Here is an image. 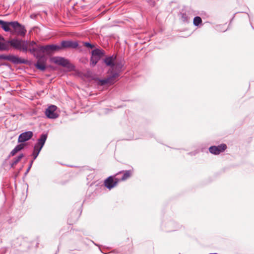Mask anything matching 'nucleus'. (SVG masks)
I'll return each instance as SVG.
<instances>
[{"label": "nucleus", "instance_id": "5", "mask_svg": "<svg viewBox=\"0 0 254 254\" xmlns=\"http://www.w3.org/2000/svg\"><path fill=\"white\" fill-rule=\"evenodd\" d=\"M11 27L13 29V31L11 32L12 33L22 36L25 35L26 30L24 26L21 25L18 22H11Z\"/></svg>", "mask_w": 254, "mask_h": 254}, {"label": "nucleus", "instance_id": "18", "mask_svg": "<svg viewBox=\"0 0 254 254\" xmlns=\"http://www.w3.org/2000/svg\"><path fill=\"white\" fill-rule=\"evenodd\" d=\"M23 157V154H20V155H19L18 156L15 158L11 164V167H13L15 165H16L20 161V160L22 159Z\"/></svg>", "mask_w": 254, "mask_h": 254}, {"label": "nucleus", "instance_id": "21", "mask_svg": "<svg viewBox=\"0 0 254 254\" xmlns=\"http://www.w3.org/2000/svg\"><path fill=\"white\" fill-rule=\"evenodd\" d=\"M35 65L37 68L42 71L46 69V65L42 63L37 62L35 64Z\"/></svg>", "mask_w": 254, "mask_h": 254}, {"label": "nucleus", "instance_id": "17", "mask_svg": "<svg viewBox=\"0 0 254 254\" xmlns=\"http://www.w3.org/2000/svg\"><path fill=\"white\" fill-rule=\"evenodd\" d=\"M92 55L95 57H99L101 58L104 55V51L96 49L93 50Z\"/></svg>", "mask_w": 254, "mask_h": 254}, {"label": "nucleus", "instance_id": "15", "mask_svg": "<svg viewBox=\"0 0 254 254\" xmlns=\"http://www.w3.org/2000/svg\"><path fill=\"white\" fill-rule=\"evenodd\" d=\"M11 23V22H5L0 20V27L5 32H9L10 31Z\"/></svg>", "mask_w": 254, "mask_h": 254}, {"label": "nucleus", "instance_id": "11", "mask_svg": "<svg viewBox=\"0 0 254 254\" xmlns=\"http://www.w3.org/2000/svg\"><path fill=\"white\" fill-rule=\"evenodd\" d=\"M33 133L31 131H28L21 133L18 137V142H24L29 140L32 136Z\"/></svg>", "mask_w": 254, "mask_h": 254}, {"label": "nucleus", "instance_id": "22", "mask_svg": "<svg viewBox=\"0 0 254 254\" xmlns=\"http://www.w3.org/2000/svg\"><path fill=\"white\" fill-rule=\"evenodd\" d=\"M28 46H29V51L30 49H32L33 48H35L38 49H39V47H40L37 45L36 43L34 41H31L29 43L28 42Z\"/></svg>", "mask_w": 254, "mask_h": 254}, {"label": "nucleus", "instance_id": "29", "mask_svg": "<svg viewBox=\"0 0 254 254\" xmlns=\"http://www.w3.org/2000/svg\"><path fill=\"white\" fill-rule=\"evenodd\" d=\"M33 162V160H32V161L31 162V163H30V166H31V165H32V164Z\"/></svg>", "mask_w": 254, "mask_h": 254}, {"label": "nucleus", "instance_id": "10", "mask_svg": "<svg viewBox=\"0 0 254 254\" xmlns=\"http://www.w3.org/2000/svg\"><path fill=\"white\" fill-rule=\"evenodd\" d=\"M227 148V146L225 144H222L217 146H213L209 147V150L210 153L217 155L224 151Z\"/></svg>", "mask_w": 254, "mask_h": 254}, {"label": "nucleus", "instance_id": "14", "mask_svg": "<svg viewBox=\"0 0 254 254\" xmlns=\"http://www.w3.org/2000/svg\"><path fill=\"white\" fill-rule=\"evenodd\" d=\"M9 49L8 41H5L4 38L0 35V51H7Z\"/></svg>", "mask_w": 254, "mask_h": 254}, {"label": "nucleus", "instance_id": "12", "mask_svg": "<svg viewBox=\"0 0 254 254\" xmlns=\"http://www.w3.org/2000/svg\"><path fill=\"white\" fill-rule=\"evenodd\" d=\"M78 45V43L76 41H63L61 43L62 47L63 48H76L77 47Z\"/></svg>", "mask_w": 254, "mask_h": 254}, {"label": "nucleus", "instance_id": "26", "mask_svg": "<svg viewBox=\"0 0 254 254\" xmlns=\"http://www.w3.org/2000/svg\"><path fill=\"white\" fill-rule=\"evenodd\" d=\"M182 19L184 22H187L188 21V16L185 13H183L182 14Z\"/></svg>", "mask_w": 254, "mask_h": 254}, {"label": "nucleus", "instance_id": "13", "mask_svg": "<svg viewBox=\"0 0 254 254\" xmlns=\"http://www.w3.org/2000/svg\"><path fill=\"white\" fill-rule=\"evenodd\" d=\"M47 138L46 134H42L40 138L38 139L37 143L35 145L34 147L40 149H42Z\"/></svg>", "mask_w": 254, "mask_h": 254}, {"label": "nucleus", "instance_id": "20", "mask_svg": "<svg viewBox=\"0 0 254 254\" xmlns=\"http://www.w3.org/2000/svg\"><path fill=\"white\" fill-rule=\"evenodd\" d=\"M131 172L130 171H126L124 172V175L121 180L125 181L130 177L131 176Z\"/></svg>", "mask_w": 254, "mask_h": 254}, {"label": "nucleus", "instance_id": "28", "mask_svg": "<svg viewBox=\"0 0 254 254\" xmlns=\"http://www.w3.org/2000/svg\"><path fill=\"white\" fill-rule=\"evenodd\" d=\"M17 152V151L14 148L10 152V155L11 156H14L16 153Z\"/></svg>", "mask_w": 254, "mask_h": 254}, {"label": "nucleus", "instance_id": "30", "mask_svg": "<svg viewBox=\"0 0 254 254\" xmlns=\"http://www.w3.org/2000/svg\"><path fill=\"white\" fill-rule=\"evenodd\" d=\"M30 168H31V166H29V168H28L27 172L29 171V170H30Z\"/></svg>", "mask_w": 254, "mask_h": 254}, {"label": "nucleus", "instance_id": "19", "mask_svg": "<svg viewBox=\"0 0 254 254\" xmlns=\"http://www.w3.org/2000/svg\"><path fill=\"white\" fill-rule=\"evenodd\" d=\"M99 57H95L94 56H92L90 60V64L92 66H94L100 59Z\"/></svg>", "mask_w": 254, "mask_h": 254}, {"label": "nucleus", "instance_id": "27", "mask_svg": "<svg viewBox=\"0 0 254 254\" xmlns=\"http://www.w3.org/2000/svg\"><path fill=\"white\" fill-rule=\"evenodd\" d=\"M84 45L86 47L91 48V49H92L94 47V46L93 45L91 44L90 43H89L88 42L84 43Z\"/></svg>", "mask_w": 254, "mask_h": 254}, {"label": "nucleus", "instance_id": "8", "mask_svg": "<svg viewBox=\"0 0 254 254\" xmlns=\"http://www.w3.org/2000/svg\"><path fill=\"white\" fill-rule=\"evenodd\" d=\"M119 181L118 179L110 176L105 180L104 184L106 187L111 190L117 185Z\"/></svg>", "mask_w": 254, "mask_h": 254}, {"label": "nucleus", "instance_id": "23", "mask_svg": "<svg viewBox=\"0 0 254 254\" xmlns=\"http://www.w3.org/2000/svg\"><path fill=\"white\" fill-rule=\"evenodd\" d=\"M202 22L201 18L199 16L195 17L193 19V24L195 26H198Z\"/></svg>", "mask_w": 254, "mask_h": 254}, {"label": "nucleus", "instance_id": "3", "mask_svg": "<svg viewBox=\"0 0 254 254\" xmlns=\"http://www.w3.org/2000/svg\"><path fill=\"white\" fill-rule=\"evenodd\" d=\"M8 45H10L15 49L22 51L23 52H27L28 51L27 41H23L17 38H14L8 41Z\"/></svg>", "mask_w": 254, "mask_h": 254}, {"label": "nucleus", "instance_id": "4", "mask_svg": "<svg viewBox=\"0 0 254 254\" xmlns=\"http://www.w3.org/2000/svg\"><path fill=\"white\" fill-rule=\"evenodd\" d=\"M61 49V47L57 45H47L46 46H41L39 47V49H38L35 48H33L32 49H30V52L31 53H33L34 52H37V57L39 56L38 52H42V53H49L51 51L57 50Z\"/></svg>", "mask_w": 254, "mask_h": 254}, {"label": "nucleus", "instance_id": "9", "mask_svg": "<svg viewBox=\"0 0 254 254\" xmlns=\"http://www.w3.org/2000/svg\"><path fill=\"white\" fill-rule=\"evenodd\" d=\"M1 58L4 60L9 61L14 64L26 63V61H25L24 59H21L13 55L1 56Z\"/></svg>", "mask_w": 254, "mask_h": 254}, {"label": "nucleus", "instance_id": "16", "mask_svg": "<svg viewBox=\"0 0 254 254\" xmlns=\"http://www.w3.org/2000/svg\"><path fill=\"white\" fill-rule=\"evenodd\" d=\"M36 53H37V52H34L33 54H34V56L36 57V58L38 59V61L37 62L40 63H42L46 65V60H47L46 58L44 56H41V54H42L43 53L39 52H38V55H39V56L38 57H37Z\"/></svg>", "mask_w": 254, "mask_h": 254}, {"label": "nucleus", "instance_id": "7", "mask_svg": "<svg viewBox=\"0 0 254 254\" xmlns=\"http://www.w3.org/2000/svg\"><path fill=\"white\" fill-rule=\"evenodd\" d=\"M57 107L55 105H51L45 111L46 116L50 119H56L59 115L56 112Z\"/></svg>", "mask_w": 254, "mask_h": 254}, {"label": "nucleus", "instance_id": "2", "mask_svg": "<svg viewBox=\"0 0 254 254\" xmlns=\"http://www.w3.org/2000/svg\"><path fill=\"white\" fill-rule=\"evenodd\" d=\"M108 73L109 74V75L107 78L103 79H99L97 80V83L98 85H104L106 84L112 85L117 81V78L120 76V74L118 72H113V70L111 69L108 70Z\"/></svg>", "mask_w": 254, "mask_h": 254}, {"label": "nucleus", "instance_id": "25", "mask_svg": "<svg viewBox=\"0 0 254 254\" xmlns=\"http://www.w3.org/2000/svg\"><path fill=\"white\" fill-rule=\"evenodd\" d=\"M24 146V144L21 143V144H20L19 145H16L14 149L17 152H18L19 151H20L21 150H22Z\"/></svg>", "mask_w": 254, "mask_h": 254}, {"label": "nucleus", "instance_id": "6", "mask_svg": "<svg viewBox=\"0 0 254 254\" xmlns=\"http://www.w3.org/2000/svg\"><path fill=\"white\" fill-rule=\"evenodd\" d=\"M51 61L55 64L62 65L67 68H71L72 67V65L69 63L68 61L62 57H53L51 58Z\"/></svg>", "mask_w": 254, "mask_h": 254}, {"label": "nucleus", "instance_id": "24", "mask_svg": "<svg viewBox=\"0 0 254 254\" xmlns=\"http://www.w3.org/2000/svg\"><path fill=\"white\" fill-rule=\"evenodd\" d=\"M40 151H41V149L36 148L35 147H34V151L33 152V156L34 160L37 157Z\"/></svg>", "mask_w": 254, "mask_h": 254}, {"label": "nucleus", "instance_id": "1", "mask_svg": "<svg viewBox=\"0 0 254 254\" xmlns=\"http://www.w3.org/2000/svg\"><path fill=\"white\" fill-rule=\"evenodd\" d=\"M117 57L115 55L107 57L104 60V62L107 66L110 67L109 70H113V72L120 71L124 66L123 62L121 61H116Z\"/></svg>", "mask_w": 254, "mask_h": 254}]
</instances>
